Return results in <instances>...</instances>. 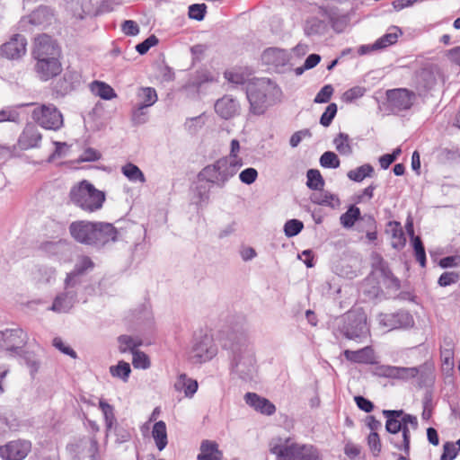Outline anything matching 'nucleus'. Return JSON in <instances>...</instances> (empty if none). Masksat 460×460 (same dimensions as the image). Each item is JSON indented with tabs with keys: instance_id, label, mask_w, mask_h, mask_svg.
Returning <instances> with one entry per match:
<instances>
[{
	"instance_id": "obj_24",
	"label": "nucleus",
	"mask_w": 460,
	"mask_h": 460,
	"mask_svg": "<svg viewBox=\"0 0 460 460\" xmlns=\"http://www.w3.org/2000/svg\"><path fill=\"white\" fill-rule=\"evenodd\" d=\"M244 401L250 407L262 414L270 416L276 411V407L272 402L255 393H246Z\"/></svg>"
},
{
	"instance_id": "obj_32",
	"label": "nucleus",
	"mask_w": 460,
	"mask_h": 460,
	"mask_svg": "<svg viewBox=\"0 0 460 460\" xmlns=\"http://www.w3.org/2000/svg\"><path fill=\"white\" fill-rule=\"evenodd\" d=\"M133 317L138 324L144 327L150 328L154 324L153 312L148 305H142L139 308L135 309Z\"/></svg>"
},
{
	"instance_id": "obj_21",
	"label": "nucleus",
	"mask_w": 460,
	"mask_h": 460,
	"mask_svg": "<svg viewBox=\"0 0 460 460\" xmlns=\"http://www.w3.org/2000/svg\"><path fill=\"white\" fill-rule=\"evenodd\" d=\"M41 138L42 136L37 126L29 123L26 124L21 135L19 136L18 146L22 150L35 148L39 146Z\"/></svg>"
},
{
	"instance_id": "obj_60",
	"label": "nucleus",
	"mask_w": 460,
	"mask_h": 460,
	"mask_svg": "<svg viewBox=\"0 0 460 460\" xmlns=\"http://www.w3.org/2000/svg\"><path fill=\"white\" fill-rule=\"evenodd\" d=\"M333 93V87L331 84L324 85L314 98L315 103H326L330 101Z\"/></svg>"
},
{
	"instance_id": "obj_29",
	"label": "nucleus",
	"mask_w": 460,
	"mask_h": 460,
	"mask_svg": "<svg viewBox=\"0 0 460 460\" xmlns=\"http://www.w3.org/2000/svg\"><path fill=\"white\" fill-rule=\"evenodd\" d=\"M137 103L136 105L149 108L158 100L156 91L153 87H139L136 93Z\"/></svg>"
},
{
	"instance_id": "obj_6",
	"label": "nucleus",
	"mask_w": 460,
	"mask_h": 460,
	"mask_svg": "<svg viewBox=\"0 0 460 460\" xmlns=\"http://www.w3.org/2000/svg\"><path fill=\"white\" fill-rule=\"evenodd\" d=\"M270 452L277 460H319L318 453L312 446L295 444L289 439H272Z\"/></svg>"
},
{
	"instance_id": "obj_48",
	"label": "nucleus",
	"mask_w": 460,
	"mask_h": 460,
	"mask_svg": "<svg viewBox=\"0 0 460 460\" xmlns=\"http://www.w3.org/2000/svg\"><path fill=\"white\" fill-rule=\"evenodd\" d=\"M360 217V209L355 205H351L349 209L343 213L340 221L345 228H350L354 226L355 222Z\"/></svg>"
},
{
	"instance_id": "obj_19",
	"label": "nucleus",
	"mask_w": 460,
	"mask_h": 460,
	"mask_svg": "<svg viewBox=\"0 0 460 460\" xmlns=\"http://www.w3.org/2000/svg\"><path fill=\"white\" fill-rule=\"evenodd\" d=\"M27 40L24 36L15 34L0 48V54L8 59H18L26 53Z\"/></svg>"
},
{
	"instance_id": "obj_27",
	"label": "nucleus",
	"mask_w": 460,
	"mask_h": 460,
	"mask_svg": "<svg viewBox=\"0 0 460 460\" xmlns=\"http://www.w3.org/2000/svg\"><path fill=\"white\" fill-rule=\"evenodd\" d=\"M223 453L218 449L215 441L204 440L200 445V452L198 460H221Z\"/></svg>"
},
{
	"instance_id": "obj_15",
	"label": "nucleus",
	"mask_w": 460,
	"mask_h": 460,
	"mask_svg": "<svg viewBox=\"0 0 460 460\" xmlns=\"http://www.w3.org/2000/svg\"><path fill=\"white\" fill-rule=\"evenodd\" d=\"M27 340V334L20 328L0 332V348L13 353H20Z\"/></svg>"
},
{
	"instance_id": "obj_5",
	"label": "nucleus",
	"mask_w": 460,
	"mask_h": 460,
	"mask_svg": "<svg viewBox=\"0 0 460 460\" xmlns=\"http://www.w3.org/2000/svg\"><path fill=\"white\" fill-rule=\"evenodd\" d=\"M337 330L346 339L363 341L370 334L367 315L363 311H349L337 319Z\"/></svg>"
},
{
	"instance_id": "obj_2",
	"label": "nucleus",
	"mask_w": 460,
	"mask_h": 460,
	"mask_svg": "<svg viewBox=\"0 0 460 460\" xmlns=\"http://www.w3.org/2000/svg\"><path fill=\"white\" fill-rule=\"evenodd\" d=\"M69 233L77 243L97 248L119 238V231L112 224L105 222L75 221L69 226Z\"/></svg>"
},
{
	"instance_id": "obj_45",
	"label": "nucleus",
	"mask_w": 460,
	"mask_h": 460,
	"mask_svg": "<svg viewBox=\"0 0 460 460\" xmlns=\"http://www.w3.org/2000/svg\"><path fill=\"white\" fill-rule=\"evenodd\" d=\"M110 373L113 377H117L126 383L131 373L130 365L120 360L116 366L110 367Z\"/></svg>"
},
{
	"instance_id": "obj_13",
	"label": "nucleus",
	"mask_w": 460,
	"mask_h": 460,
	"mask_svg": "<svg viewBox=\"0 0 460 460\" xmlns=\"http://www.w3.org/2000/svg\"><path fill=\"white\" fill-rule=\"evenodd\" d=\"M72 244L66 239L46 240L38 245V251L46 257L62 260L71 253Z\"/></svg>"
},
{
	"instance_id": "obj_58",
	"label": "nucleus",
	"mask_w": 460,
	"mask_h": 460,
	"mask_svg": "<svg viewBox=\"0 0 460 460\" xmlns=\"http://www.w3.org/2000/svg\"><path fill=\"white\" fill-rule=\"evenodd\" d=\"M395 366L377 365L373 369V374L379 377H394Z\"/></svg>"
},
{
	"instance_id": "obj_18",
	"label": "nucleus",
	"mask_w": 460,
	"mask_h": 460,
	"mask_svg": "<svg viewBox=\"0 0 460 460\" xmlns=\"http://www.w3.org/2000/svg\"><path fill=\"white\" fill-rule=\"evenodd\" d=\"M31 444L26 440L10 441L0 446V457L4 460H22L31 451Z\"/></svg>"
},
{
	"instance_id": "obj_63",
	"label": "nucleus",
	"mask_w": 460,
	"mask_h": 460,
	"mask_svg": "<svg viewBox=\"0 0 460 460\" xmlns=\"http://www.w3.org/2000/svg\"><path fill=\"white\" fill-rule=\"evenodd\" d=\"M157 43L158 39L155 35H151L144 41L137 44L136 46V49L139 54L144 55L150 49L151 47L155 46Z\"/></svg>"
},
{
	"instance_id": "obj_62",
	"label": "nucleus",
	"mask_w": 460,
	"mask_h": 460,
	"mask_svg": "<svg viewBox=\"0 0 460 460\" xmlns=\"http://www.w3.org/2000/svg\"><path fill=\"white\" fill-rule=\"evenodd\" d=\"M457 448L453 442H446L443 446V453L440 460H454L457 456Z\"/></svg>"
},
{
	"instance_id": "obj_23",
	"label": "nucleus",
	"mask_w": 460,
	"mask_h": 460,
	"mask_svg": "<svg viewBox=\"0 0 460 460\" xmlns=\"http://www.w3.org/2000/svg\"><path fill=\"white\" fill-rule=\"evenodd\" d=\"M82 83V75L76 70L67 69L63 77L57 83V92L66 94L76 89Z\"/></svg>"
},
{
	"instance_id": "obj_12",
	"label": "nucleus",
	"mask_w": 460,
	"mask_h": 460,
	"mask_svg": "<svg viewBox=\"0 0 460 460\" xmlns=\"http://www.w3.org/2000/svg\"><path fill=\"white\" fill-rule=\"evenodd\" d=\"M53 19V11L48 6L40 5L30 14L23 16L18 25L20 30L29 31L34 27L44 28L51 24Z\"/></svg>"
},
{
	"instance_id": "obj_28",
	"label": "nucleus",
	"mask_w": 460,
	"mask_h": 460,
	"mask_svg": "<svg viewBox=\"0 0 460 460\" xmlns=\"http://www.w3.org/2000/svg\"><path fill=\"white\" fill-rule=\"evenodd\" d=\"M387 232L391 233L392 247L396 250H402L406 244V237L401 224L397 221H390L387 224Z\"/></svg>"
},
{
	"instance_id": "obj_16",
	"label": "nucleus",
	"mask_w": 460,
	"mask_h": 460,
	"mask_svg": "<svg viewBox=\"0 0 460 460\" xmlns=\"http://www.w3.org/2000/svg\"><path fill=\"white\" fill-rule=\"evenodd\" d=\"M32 55L36 60L59 58L60 49L56 41L49 35L42 34L35 39Z\"/></svg>"
},
{
	"instance_id": "obj_46",
	"label": "nucleus",
	"mask_w": 460,
	"mask_h": 460,
	"mask_svg": "<svg viewBox=\"0 0 460 460\" xmlns=\"http://www.w3.org/2000/svg\"><path fill=\"white\" fill-rule=\"evenodd\" d=\"M375 263L378 264V269L382 272V275L390 280V287L395 289H399L401 286L399 279L394 276L392 271L387 267L386 262L383 260V258L380 255L376 254L375 256Z\"/></svg>"
},
{
	"instance_id": "obj_26",
	"label": "nucleus",
	"mask_w": 460,
	"mask_h": 460,
	"mask_svg": "<svg viewBox=\"0 0 460 460\" xmlns=\"http://www.w3.org/2000/svg\"><path fill=\"white\" fill-rule=\"evenodd\" d=\"M94 267V263L93 261L87 256H82L76 261L74 270L67 273L66 279H69L71 277L72 282L80 287L81 284V276L86 273L89 270H92Z\"/></svg>"
},
{
	"instance_id": "obj_35",
	"label": "nucleus",
	"mask_w": 460,
	"mask_h": 460,
	"mask_svg": "<svg viewBox=\"0 0 460 460\" xmlns=\"http://www.w3.org/2000/svg\"><path fill=\"white\" fill-rule=\"evenodd\" d=\"M326 31V23L317 17H310L306 19L304 25L305 34L308 37L314 35H322Z\"/></svg>"
},
{
	"instance_id": "obj_4",
	"label": "nucleus",
	"mask_w": 460,
	"mask_h": 460,
	"mask_svg": "<svg viewBox=\"0 0 460 460\" xmlns=\"http://www.w3.org/2000/svg\"><path fill=\"white\" fill-rule=\"evenodd\" d=\"M69 197L74 205L89 213L101 209L105 201L104 192L85 180L71 188Z\"/></svg>"
},
{
	"instance_id": "obj_9",
	"label": "nucleus",
	"mask_w": 460,
	"mask_h": 460,
	"mask_svg": "<svg viewBox=\"0 0 460 460\" xmlns=\"http://www.w3.org/2000/svg\"><path fill=\"white\" fill-rule=\"evenodd\" d=\"M31 117L39 126L49 130L57 131L64 124L62 113L52 103L37 106L33 110Z\"/></svg>"
},
{
	"instance_id": "obj_57",
	"label": "nucleus",
	"mask_w": 460,
	"mask_h": 460,
	"mask_svg": "<svg viewBox=\"0 0 460 460\" xmlns=\"http://www.w3.org/2000/svg\"><path fill=\"white\" fill-rule=\"evenodd\" d=\"M337 113L336 103H330L320 118V123L323 127H329Z\"/></svg>"
},
{
	"instance_id": "obj_30",
	"label": "nucleus",
	"mask_w": 460,
	"mask_h": 460,
	"mask_svg": "<svg viewBox=\"0 0 460 460\" xmlns=\"http://www.w3.org/2000/svg\"><path fill=\"white\" fill-rule=\"evenodd\" d=\"M176 391L183 392L186 397H192L198 390V382L181 374L174 383Z\"/></svg>"
},
{
	"instance_id": "obj_61",
	"label": "nucleus",
	"mask_w": 460,
	"mask_h": 460,
	"mask_svg": "<svg viewBox=\"0 0 460 460\" xmlns=\"http://www.w3.org/2000/svg\"><path fill=\"white\" fill-rule=\"evenodd\" d=\"M367 444L375 456H378L381 452V441L377 432H370L367 437Z\"/></svg>"
},
{
	"instance_id": "obj_47",
	"label": "nucleus",
	"mask_w": 460,
	"mask_h": 460,
	"mask_svg": "<svg viewBox=\"0 0 460 460\" xmlns=\"http://www.w3.org/2000/svg\"><path fill=\"white\" fill-rule=\"evenodd\" d=\"M92 91L103 100H111L116 97L113 88L103 82H93L92 84Z\"/></svg>"
},
{
	"instance_id": "obj_64",
	"label": "nucleus",
	"mask_w": 460,
	"mask_h": 460,
	"mask_svg": "<svg viewBox=\"0 0 460 460\" xmlns=\"http://www.w3.org/2000/svg\"><path fill=\"white\" fill-rule=\"evenodd\" d=\"M458 279L459 276L457 273L453 271H447L440 275L438 283L440 287H447L456 283Z\"/></svg>"
},
{
	"instance_id": "obj_41",
	"label": "nucleus",
	"mask_w": 460,
	"mask_h": 460,
	"mask_svg": "<svg viewBox=\"0 0 460 460\" xmlns=\"http://www.w3.org/2000/svg\"><path fill=\"white\" fill-rule=\"evenodd\" d=\"M210 199V188L205 184H199L193 190L194 203L199 207L208 204Z\"/></svg>"
},
{
	"instance_id": "obj_7",
	"label": "nucleus",
	"mask_w": 460,
	"mask_h": 460,
	"mask_svg": "<svg viewBox=\"0 0 460 460\" xmlns=\"http://www.w3.org/2000/svg\"><path fill=\"white\" fill-rule=\"evenodd\" d=\"M239 169L229 160L220 158L215 163L205 166L199 172V179L223 189Z\"/></svg>"
},
{
	"instance_id": "obj_39",
	"label": "nucleus",
	"mask_w": 460,
	"mask_h": 460,
	"mask_svg": "<svg viewBox=\"0 0 460 460\" xmlns=\"http://www.w3.org/2000/svg\"><path fill=\"white\" fill-rule=\"evenodd\" d=\"M350 141L351 140L348 134L341 132L333 139V145L335 146V148L339 154L348 156L352 154V146Z\"/></svg>"
},
{
	"instance_id": "obj_36",
	"label": "nucleus",
	"mask_w": 460,
	"mask_h": 460,
	"mask_svg": "<svg viewBox=\"0 0 460 460\" xmlns=\"http://www.w3.org/2000/svg\"><path fill=\"white\" fill-rule=\"evenodd\" d=\"M418 369V376H416L418 378V384L420 387L422 386H428L431 385L434 381V367L432 364L430 363H424L419 367H417Z\"/></svg>"
},
{
	"instance_id": "obj_8",
	"label": "nucleus",
	"mask_w": 460,
	"mask_h": 460,
	"mask_svg": "<svg viewBox=\"0 0 460 460\" xmlns=\"http://www.w3.org/2000/svg\"><path fill=\"white\" fill-rule=\"evenodd\" d=\"M383 415L386 418L385 429L392 435H397L400 431L402 432V439H396L391 438L390 442L393 446L402 450L406 455L410 453V442L411 435L410 429L402 427L401 415H402V410H384Z\"/></svg>"
},
{
	"instance_id": "obj_33",
	"label": "nucleus",
	"mask_w": 460,
	"mask_h": 460,
	"mask_svg": "<svg viewBox=\"0 0 460 460\" xmlns=\"http://www.w3.org/2000/svg\"><path fill=\"white\" fill-rule=\"evenodd\" d=\"M263 59L274 66H284L288 61V54L284 49L270 48L263 52Z\"/></svg>"
},
{
	"instance_id": "obj_14",
	"label": "nucleus",
	"mask_w": 460,
	"mask_h": 460,
	"mask_svg": "<svg viewBox=\"0 0 460 460\" xmlns=\"http://www.w3.org/2000/svg\"><path fill=\"white\" fill-rule=\"evenodd\" d=\"M386 97L391 110L394 112L411 109L416 100V94L405 88L388 90Z\"/></svg>"
},
{
	"instance_id": "obj_52",
	"label": "nucleus",
	"mask_w": 460,
	"mask_h": 460,
	"mask_svg": "<svg viewBox=\"0 0 460 460\" xmlns=\"http://www.w3.org/2000/svg\"><path fill=\"white\" fill-rule=\"evenodd\" d=\"M320 164L324 168L336 169L340 166V159L335 153L326 151L320 157Z\"/></svg>"
},
{
	"instance_id": "obj_31",
	"label": "nucleus",
	"mask_w": 460,
	"mask_h": 460,
	"mask_svg": "<svg viewBox=\"0 0 460 460\" xmlns=\"http://www.w3.org/2000/svg\"><path fill=\"white\" fill-rule=\"evenodd\" d=\"M152 437L155 440L156 447L162 451L165 448L168 443L166 424L163 420H159L154 424L152 429Z\"/></svg>"
},
{
	"instance_id": "obj_37",
	"label": "nucleus",
	"mask_w": 460,
	"mask_h": 460,
	"mask_svg": "<svg viewBox=\"0 0 460 460\" xmlns=\"http://www.w3.org/2000/svg\"><path fill=\"white\" fill-rule=\"evenodd\" d=\"M119 349L121 353L130 351L132 354L134 351L138 350L137 348L142 345V340L138 337H132L129 335H120L118 338Z\"/></svg>"
},
{
	"instance_id": "obj_53",
	"label": "nucleus",
	"mask_w": 460,
	"mask_h": 460,
	"mask_svg": "<svg viewBox=\"0 0 460 460\" xmlns=\"http://www.w3.org/2000/svg\"><path fill=\"white\" fill-rule=\"evenodd\" d=\"M147 111L143 106L135 105L131 112V121L134 125H142L147 121Z\"/></svg>"
},
{
	"instance_id": "obj_56",
	"label": "nucleus",
	"mask_w": 460,
	"mask_h": 460,
	"mask_svg": "<svg viewBox=\"0 0 460 460\" xmlns=\"http://www.w3.org/2000/svg\"><path fill=\"white\" fill-rule=\"evenodd\" d=\"M205 4H193L189 6V17L196 21H202L206 14Z\"/></svg>"
},
{
	"instance_id": "obj_1",
	"label": "nucleus",
	"mask_w": 460,
	"mask_h": 460,
	"mask_svg": "<svg viewBox=\"0 0 460 460\" xmlns=\"http://www.w3.org/2000/svg\"><path fill=\"white\" fill-rule=\"evenodd\" d=\"M222 348L227 351L230 369L243 381L254 377L257 366L254 348L243 332H231L221 339Z\"/></svg>"
},
{
	"instance_id": "obj_55",
	"label": "nucleus",
	"mask_w": 460,
	"mask_h": 460,
	"mask_svg": "<svg viewBox=\"0 0 460 460\" xmlns=\"http://www.w3.org/2000/svg\"><path fill=\"white\" fill-rule=\"evenodd\" d=\"M366 93V89L361 86H354L342 94V101L345 102H352L361 98Z\"/></svg>"
},
{
	"instance_id": "obj_49",
	"label": "nucleus",
	"mask_w": 460,
	"mask_h": 460,
	"mask_svg": "<svg viewBox=\"0 0 460 460\" xmlns=\"http://www.w3.org/2000/svg\"><path fill=\"white\" fill-rule=\"evenodd\" d=\"M417 376H418L417 367H395L394 378L403 380V381H408L411 378H415Z\"/></svg>"
},
{
	"instance_id": "obj_20",
	"label": "nucleus",
	"mask_w": 460,
	"mask_h": 460,
	"mask_svg": "<svg viewBox=\"0 0 460 460\" xmlns=\"http://www.w3.org/2000/svg\"><path fill=\"white\" fill-rule=\"evenodd\" d=\"M240 105L231 95H225L215 103L216 113L224 119H230L239 114Z\"/></svg>"
},
{
	"instance_id": "obj_25",
	"label": "nucleus",
	"mask_w": 460,
	"mask_h": 460,
	"mask_svg": "<svg viewBox=\"0 0 460 460\" xmlns=\"http://www.w3.org/2000/svg\"><path fill=\"white\" fill-rule=\"evenodd\" d=\"M345 358L353 363L374 364V350L370 346L364 347L358 350L346 349L343 352Z\"/></svg>"
},
{
	"instance_id": "obj_44",
	"label": "nucleus",
	"mask_w": 460,
	"mask_h": 460,
	"mask_svg": "<svg viewBox=\"0 0 460 460\" xmlns=\"http://www.w3.org/2000/svg\"><path fill=\"white\" fill-rule=\"evenodd\" d=\"M306 186L313 190H322L324 186V180L317 169H309L306 172Z\"/></svg>"
},
{
	"instance_id": "obj_40",
	"label": "nucleus",
	"mask_w": 460,
	"mask_h": 460,
	"mask_svg": "<svg viewBox=\"0 0 460 460\" xmlns=\"http://www.w3.org/2000/svg\"><path fill=\"white\" fill-rule=\"evenodd\" d=\"M121 172L125 177H127L130 181L133 182H146V177L142 171L134 164L128 163L121 168Z\"/></svg>"
},
{
	"instance_id": "obj_38",
	"label": "nucleus",
	"mask_w": 460,
	"mask_h": 460,
	"mask_svg": "<svg viewBox=\"0 0 460 460\" xmlns=\"http://www.w3.org/2000/svg\"><path fill=\"white\" fill-rule=\"evenodd\" d=\"M310 200L317 205L327 206L331 208H335L340 205L339 199L327 191L321 193H313L310 196Z\"/></svg>"
},
{
	"instance_id": "obj_17",
	"label": "nucleus",
	"mask_w": 460,
	"mask_h": 460,
	"mask_svg": "<svg viewBox=\"0 0 460 460\" xmlns=\"http://www.w3.org/2000/svg\"><path fill=\"white\" fill-rule=\"evenodd\" d=\"M377 319L379 324L387 328L389 331L409 328L414 323L411 314L403 310L391 314H379Z\"/></svg>"
},
{
	"instance_id": "obj_51",
	"label": "nucleus",
	"mask_w": 460,
	"mask_h": 460,
	"mask_svg": "<svg viewBox=\"0 0 460 460\" xmlns=\"http://www.w3.org/2000/svg\"><path fill=\"white\" fill-rule=\"evenodd\" d=\"M304 228V224L298 219H289L284 225V233L287 237L297 235Z\"/></svg>"
},
{
	"instance_id": "obj_11",
	"label": "nucleus",
	"mask_w": 460,
	"mask_h": 460,
	"mask_svg": "<svg viewBox=\"0 0 460 460\" xmlns=\"http://www.w3.org/2000/svg\"><path fill=\"white\" fill-rule=\"evenodd\" d=\"M78 289L79 286L72 282L71 277L69 279H66L64 283V291L56 296L49 310L58 314L68 313L78 302Z\"/></svg>"
},
{
	"instance_id": "obj_59",
	"label": "nucleus",
	"mask_w": 460,
	"mask_h": 460,
	"mask_svg": "<svg viewBox=\"0 0 460 460\" xmlns=\"http://www.w3.org/2000/svg\"><path fill=\"white\" fill-rule=\"evenodd\" d=\"M258 178V172L255 168L249 167L243 170L239 174L240 181L247 185L253 183Z\"/></svg>"
},
{
	"instance_id": "obj_3",
	"label": "nucleus",
	"mask_w": 460,
	"mask_h": 460,
	"mask_svg": "<svg viewBox=\"0 0 460 460\" xmlns=\"http://www.w3.org/2000/svg\"><path fill=\"white\" fill-rule=\"evenodd\" d=\"M277 91L276 85L266 78H253L247 83L246 96L250 111L255 115L263 114L272 105V94Z\"/></svg>"
},
{
	"instance_id": "obj_34",
	"label": "nucleus",
	"mask_w": 460,
	"mask_h": 460,
	"mask_svg": "<svg viewBox=\"0 0 460 460\" xmlns=\"http://www.w3.org/2000/svg\"><path fill=\"white\" fill-rule=\"evenodd\" d=\"M57 270L50 266H39L34 272V279L40 284H52L56 280Z\"/></svg>"
},
{
	"instance_id": "obj_50",
	"label": "nucleus",
	"mask_w": 460,
	"mask_h": 460,
	"mask_svg": "<svg viewBox=\"0 0 460 460\" xmlns=\"http://www.w3.org/2000/svg\"><path fill=\"white\" fill-rule=\"evenodd\" d=\"M240 151V143L237 139H233L230 144V154L223 158L229 160L232 164H234L236 167L241 168L243 166V159L238 156Z\"/></svg>"
},
{
	"instance_id": "obj_10",
	"label": "nucleus",
	"mask_w": 460,
	"mask_h": 460,
	"mask_svg": "<svg viewBox=\"0 0 460 460\" xmlns=\"http://www.w3.org/2000/svg\"><path fill=\"white\" fill-rule=\"evenodd\" d=\"M217 351V346L211 335H199L194 338L190 351V359L195 364H202L216 357Z\"/></svg>"
},
{
	"instance_id": "obj_54",
	"label": "nucleus",
	"mask_w": 460,
	"mask_h": 460,
	"mask_svg": "<svg viewBox=\"0 0 460 460\" xmlns=\"http://www.w3.org/2000/svg\"><path fill=\"white\" fill-rule=\"evenodd\" d=\"M132 356V365L135 368L146 369L150 367V361L146 353L137 350Z\"/></svg>"
},
{
	"instance_id": "obj_43",
	"label": "nucleus",
	"mask_w": 460,
	"mask_h": 460,
	"mask_svg": "<svg viewBox=\"0 0 460 460\" xmlns=\"http://www.w3.org/2000/svg\"><path fill=\"white\" fill-rule=\"evenodd\" d=\"M393 30L394 31L387 32L379 39H377L373 43L374 49H376V50H380L394 44L397 41L399 36L398 32L401 33V31L397 27H394Z\"/></svg>"
},
{
	"instance_id": "obj_42",
	"label": "nucleus",
	"mask_w": 460,
	"mask_h": 460,
	"mask_svg": "<svg viewBox=\"0 0 460 460\" xmlns=\"http://www.w3.org/2000/svg\"><path fill=\"white\" fill-rule=\"evenodd\" d=\"M373 172H374L373 166L368 164H366L357 167L354 170H350L347 173V176L351 181H354L356 182H360L365 178L371 177Z\"/></svg>"
},
{
	"instance_id": "obj_22",
	"label": "nucleus",
	"mask_w": 460,
	"mask_h": 460,
	"mask_svg": "<svg viewBox=\"0 0 460 460\" xmlns=\"http://www.w3.org/2000/svg\"><path fill=\"white\" fill-rule=\"evenodd\" d=\"M35 70L41 80L47 81L60 73L61 64L57 58L38 59L35 65Z\"/></svg>"
}]
</instances>
